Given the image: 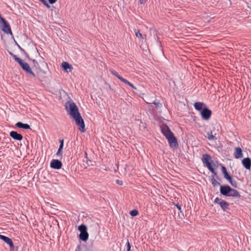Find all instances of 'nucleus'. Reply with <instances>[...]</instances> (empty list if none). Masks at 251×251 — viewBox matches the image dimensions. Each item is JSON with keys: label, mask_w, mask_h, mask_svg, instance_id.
<instances>
[{"label": "nucleus", "mask_w": 251, "mask_h": 251, "mask_svg": "<svg viewBox=\"0 0 251 251\" xmlns=\"http://www.w3.org/2000/svg\"><path fill=\"white\" fill-rule=\"evenodd\" d=\"M66 109L70 117L75 120L76 125L79 126V129L81 132H85V124L80 114L78 111V109L76 105L74 102L69 104V106H66Z\"/></svg>", "instance_id": "f257e3e1"}, {"label": "nucleus", "mask_w": 251, "mask_h": 251, "mask_svg": "<svg viewBox=\"0 0 251 251\" xmlns=\"http://www.w3.org/2000/svg\"><path fill=\"white\" fill-rule=\"evenodd\" d=\"M220 192L224 196L238 198L241 197V195L237 190L232 188L228 185H221Z\"/></svg>", "instance_id": "f03ea898"}, {"label": "nucleus", "mask_w": 251, "mask_h": 251, "mask_svg": "<svg viewBox=\"0 0 251 251\" xmlns=\"http://www.w3.org/2000/svg\"><path fill=\"white\" fill-rule=\"evenodd\" d=\"M9 54L14 58V59L16 62H17L19 63L21 67L27 75H30L32 77H35V74L33 72L29 64L27 63L24 62V61L22 59L18 57L16 55L14 54L13 53L11 52H9Z\"/></svg>", "instance_id": "7ed1b4c3"}, {"label": "nucleus", "mask_w": 251, "mask_h": 251, "mask_svg": "<svg viewBox=\"0 0 251 251\" xmlns=\"http://www.w3.org/2000/svg\"><path fill=\"white\" fill-rule=\"evenodd\" d=\"M78 229L80 232L79 236V239L83 241H86L89 237L86 226L82 224L78 226Z\"/></svg>", "instance_id": "20e7f679"}, {"label": "nucleus", "mask_w": 251, "mask_h": 251, "mask_svg": "<svg viewBox=\"0 0 251 251\" xmlns=\"http://www.w3.org/2000/svg\"><path fill=\"white\" fill-rule=\"evenodd\" d=\"M214 203L219 204L221 208L224 211H226L227 210L229 209V203L221 198L218 197L216 198L214 200Z\"/></svg>", "instance_id": "39448f33"}, {"label": "nucleus", "mask_w": 251, "mask_h": 251, "mask_svg": "<svg viewBox=\"0 0 251 251\" xmlns=\"http://www.w3.org/2000/svg\"><path fill=\"white\" fill-rule=\"evenodd\" d=\"M201 118L204 120H208L212 115L211 111L207 107L204 108L202 111L200 113Z\"/></svg>", "instance_id": "423d86ee"}, {"label": "nucleus", "mask_w": 251, "mask_h": 251, "mask_svg": "<svg viewBox=\"0 0 251 251\" xmlns=\"http://www.w3.org/2000/svg\"><path fill=\"white\" fill-rule=\"evenodd\" d=\"M161 130L167 139L174 135L173 133L171 131L170 129L167 125L161 126Z\"/></svg>", "instance_id": "0eeeda50"}, {"label": "nucleus", "mask_w": 251, "mask_h": 251, "mask_svg": "<svg viewBox=\"0 0 251 251\" xmlns=\"http://www.w3.org/2000/svg\"><path fill=\"white\" fill-rule=\"evenodd\" d=\"M167 140L171 148L176 149L178 147V145L177 143V139L174 135L170 137V138H168Z\"/></svg>", "instance_id": "6e6552de"}, {"label": "nucleus", "mask_w": 251, "mask_h": 251, "mask_svg": "<svg viewBox=\"0 0 251 251\" xmlns=\"http://www.w3.org/2000/svg\"><path fill=\"white\" fill-rule=\"evenodd\" d=\"M210 160H211V157L208 154H204L202 155V161L204 164L208 169H210L212 165L210 162Z\"/></svg>", "instance_id": "1a4fd4ad"}, {"label": "nucleus", "mask_w": 251, "mask_h": 251, "mask_svg": "<svg viewBox=\"0 0 251 251\" xmlns=\"http://www.w3.org/2000/svg\"><path fill=\"white\" fill-rule=\"evenodd\" d=\"M62 166V163L61 161L58 159H53L50 163V167L54 169H60L61 168Z\"/></svg>", "instance_id": "9d476101"}, {"label": "nucleus", "mask_w": 251, "mask_h": 251, "mask_svg": "<svg viewBox=\"0 0 251 251\" xmlns=\"http://www.w3.org/2000/svg\"><path fill=\"white\" fill-rule=\"evenodd\" d=\"M0 239L7 244L11 249H13L14 245L12 239L7 236L0 234Z\"/></svg>", "instance_id": "9b49d317"}, {"label": "nucleus", "mask_w": 251, "mask_h": 251, "mask_svg": "<svg viewBox=\"0 0 251 251\" xmlns=\"http://www.w3.org/2000/svg\"><path fill=\"white\" fill-rule=\"evenodd\" d=\"M9 136L14 140L17 141H22L23 139V136L22 134L18 133L17 131H11L9 133Z\"/></svg>", "instance_id": "f8f14e48"}, {"label": "nucleus", "mask_w": 251, "mask_h": 251, "mask_svg": "<svg viewBox=\"0 0 251 251\" xmlns=\"http://www.w3.org/2000/svg\"><path fill=\"white\" fill-rule=\"evenodd\" d=\"M194 106L195 108V109L200 113L201 112V111L203 110L204 108L207 107V105L202 102H196L194 103Z\"/></svg>", "instance_id": "ddd939ff"}, {"label": "nucleus", "mask_w": 251, "mask_h": 251, "mask_svg": "<svg viewBox=\"0 0 251 251\" xmlns=\"http://www.w3.org/2000/svg\"><path fill=\"white\" fill-rule=\"evenodd\" d=\"M242 164L247 170H250L251 167V159L249 157L244 158L242 160Z\"/></svg>", "instance_id": "4468645a"}, {"label": "nucleus", "mask_w": 251, "mask_h": 251, "mask_svg": "<svg viewBox=\"0 0 251 251\" xmlns=\"http://www.w3.org/2000/svg\"><path fill=\"white\" fill-rule=\"evenodd\" d=\"M61 67L64 71L67 72H71L73 69L72 66L67 62H63Z\"/></svg>", "instance_id": "2eb2a0df"}, {"label": "nucleus", "mask_w": 251, "mask_h": 251, "mask_svg": "<svg viewBox=\"0 0 251 251\" xmlns=\"http://www.w3.org/2000/svg\"><path fill=\"white\" fill-rule=\"evenodd\" d=\"M234 156L236 159L241 158L243 157L242 151L240 147H237L235 149Z\"/></svg>", "instance_id": "dca6fc26"}, {"label": "nucleus", "mask_w": 251, "mask_h": 251, "mask_svg": "<svg viewBox=\"0 0 251 251\" xmlns=\"http://www.w3.org/2000/svg\"><path fill=\"white\" fill-rule=\"evenodd\" d=\"M206 136H205L209 140H216L217 138L216 137V133H213L211 130L207 131L206 132Z\"/></svg>", "instance_id": "f3484780"}, {"label": "nucleus", "mask_w": 251, "mask_h": 251, "mask_svg": "<svg viewBox=\"0 0 251 251\" xmlns=\"http://www.w3.org/2000/svg\"><path fill=\"white\" fill-rule=\"evenodd\" d=\"M15 126L20 128L25 129H28L30 128V126L27 124H24L21 122H19L17 123L15 125Z\"/></svg>", "instance_id": "a211bd4d"}, {"label": "nucleus", "mask_w": 251, "mask_h": 251, "mask_svg": "<svg viewBox=\"0 0 251 251\" xmlns=\"http://www.w3.org/2000/svg\"><path fill=\"white\" fill-rule=\"evenodd\" d=\"M221 170L224 175V177L226 179H227V178L231 176L228 173L226 168L224 166H222Z\"/></svg>", "instance_id": "6ab92c4d"}, {"label": "nucleus", "mask_w": 251, "mask_h": 251, "mask_svg": "<svg viewBox=\"0 0 251 251\" xmlns=\"http://www.w3.org/2000/svg\"><path fill=\"white\" fill-rule=\"evenodd\" d=\"M226 180L229 182V183L233 188H237L238 187L237 182L232 179L231 176Z\"/></svg>", "instance_id": "aec40b11"}, {"label": "nucleus", "mask_w": 251, "mask_h": 251, "mask_svg": "<svg viewBox=\"0 0 251 251\" xmlns=\"http://www.w3.org/2000/svg\"><path fill=\"white\" fill-rule=\"evenodd\" d=\"M210 182L211 184H212L213 186L215 187L218 186H221V184L220 182H219L215 178H214V176H212L210 180Z\"/></svg>", "instance_id": "412c9836"}, {"label": "nucleus", "mask_w": 251, "mask_h": 251, "mask_svg": "<svg viewBox=\"0 0 251 251\" xmlns=\"http://www.w3.org/2000/svg\"><path fill=\"white\" fill-rule=\"evenodd\" d=\"M120 80L122 82H123L124 83H125V84L130 86L131 87H132L133 89H136V88L131 83H130V82H129L127 80H126V79L122 77V78H120Z\"/></svg>", "instance_id": "4be33fe9"}, {"label": "nucleus", "mask_w": 251, "mask_h": 251, "mask_svg": "<svg viewBox=\"0 0 251 251\" xmlns=\"http://www.w3.org/2000/svg\"><path fill=\"white\" fill-rule=\"evenodd\" d=\"M134 32L135 35L137 37L140 38V39H144V37H146V35H143L140 32V30L139 29H134Z\"/></svg>", "instance_id": "5701e85b"}, {"label": "nucleus", "mask_w": 251, "mask_h": 251, "mask_svg": "<svg viewBox=\"0 0 251 251\" xmlns=\"http://www.w3.org/2000/svg\"><path fill=\"white\" fill-rule=\"evenodd\" d=\"M173 204L174 205H175L176 208L178 209V210H179V212H180V213L181 214L182 216H184V215H183V213L182 211V210H181V205H179L178 203H176L175 202H173Z\"/></svg>", "instance_id": "b1692460"}, {"label": "nucleus", "mask_w": 251, "mask_h": 251, "mask_svg": "<svg viewBox=\"0 0 251 251\" xmlns=\"http://www.w3.org/2000/svg\"><path fill=\"white\" fill-rule=\"evenodd\" d=\"M111 73L117 77L118 79L120 80V78H122L123 77L120 75L115 70H112L110 71Z\"/></svg>", "instance_id": "393cba45"}, {"label": "nucleus", "mask_w": 251, "mask_h": 251, "mask_svg": "<svg viewBox=\"0 0 251 251\" xmlns=\"http://www.w3.org/2000/svg\"><path fill=\"white\" fill-rule=\"evenodd\" d=\"M208 170L212 173L213 176H214V178L217 177L218 178L217 176V173L215 171V170L213 168L212 166L210 168V169H208Z\"/></svg>", "instance_id": "a878e982"}, {"label": "nucleus", "mask_w": 251, "mask_h": 251, "mask_svg": "<svg viewBox=\"0 0 251 251\" xmlns=\"http://www.w3.org/2000/svg\"><path fill=\"white\" fill-rule=\"evenodd\" d=\"M138 211L136 209H133L130 211V215L132 217H135L138 214Z\"/></svg>", "instance_id": "bb28decb"}, {"label": "nucleus", "mask_w": 251, "mask_h": 251, "mask_svg": "<svg viewBox=\"0 0 251 251\" xmlns=\"http://www.w3.org/2000/svg\"><path fill=\"white\" fill-rule=\"evenodd\" d=\"M16 44L18 46L19 49L21 50V52H23L25 55H28L27 53L25 52V51L21 47V46L16 42H15Z\"/></svg>", "instance_id": "cd10ccee"}, {"label": "nucleus", "mask_w": 251, "mask_h": 251, "mask_svg": "<svg viewBox=\"0 0 251 251\" xmlns=\"http://www.w3.org/2000/svg\"><path fill=\"white\" fill-rule=\"evenodd\" d=\"M153 104H154L156 107H162V104L161 103H160L159 102H156L155 101H154L153 102H152Z\"/></svg>", "instance_id": "c85d7f7f"}, {"label": "nucleus", "mask_w": 251, "mask_h": 251, "mask_svg": "<svg viewBox=\"0 0 251 251\" xmlns=\"http://www.w3.org/2000/svg\"><path fill=\"white\" fill-rule=\"evenodd\" d=\"M126 251H130L131 249V245L130 244V243L127 240V243H126Z\"/></svg>", "instance_id": "c756f323"}, {"label": "nucleus", "mask_w": 251, "mask_h": 251, "mask_svg": "<svg viewBox=\"0 0 251 251\" xmlns=\"http://www.w3.org/2000/svg\"><path fill=\"white\" fill-rule=\"evenodd\" d=\"M56 155L62 157V150L58 149L56 152Z\"/></svg>", "instance_id": "7c9ffc66"}, {"label": "nucleus", "mask_w": 251, "mask_h": 251, "mask_svg": "<svg viewBox=\"0 0 251 251\" xmlns=\"http://www.w3.org/2000/svg\"><path fill=\"white\" fill-rule=\"evenodd\" d=\"M49 0V2L51 4H52L54 3H55L57 0Z\"/></svg>", "instance_id": "2f4dec72"}, {"label": "nucleus", "mask_w": 251, "mask_h": 251, "mask_svg": "<svg viewBox=\"0 0 251 251\" xmlns=\"http://www.w3.org/2000/svg\"><path fill=\"white\" fill-rule=\"evenodd\" d=\"M116 183L117 184L120 185H123V182L122 181H120L119 180H116Z\"/></svg>", "instance_id": "473e14b6"}, {"label": "nucleus", "mask_w": 251, "mask_h": 251, "mask_svg": "<svg viewBox=\"0 0 251 251\" xmlns=\"http://www.w3.org/2000/svg\"><path fill=\"white\" fill-rule=\"evenodd\" d=\"M147 1V0H139V3L141 4H144Z\"/></svg>", "instance_id": "72a5a7b5"}, {"label": "nucleus", "mask_w": 251, "mask_h": 251, "mask_svg": "<svg viewBox=\"0 0 251 251\" xmlns=\"http://www.w3.org/2000/svg\"><path fill=\"white\" fill-rule=\"evenodd\" d=\"M59 143H60V145H64V140L63 139L59 140Z\"/></svg>", "instance_id": "f704fd0d"}, {"label": "nucleus", "mask_w": 251, "mask_h": 251, "mask_svg": "<svg viewBox=\"0 0 251 251\" xmlns=\"http://www.w3.org/2000/svg\"><path fill=\"white\" fill-rule=\"evenodd\" d=\"M63 146H64V145H59V149L63 150Z\"/></svg>", "instance_id": "c9c22d12"}, {"label": "nucleus", "mask_w": 251, "mask_h": 251, "mask_svg": "<svg viewBox=\"0 0 251 251\" xmlns=\"http://www.w3.org/2000/svg\"><path fill=\"white\" fill-rule=\"evenodd\" d=\"M178 216H179V217H180V218L181 219H182V217H183V216H182V215H181V214L180 213V212L178 213Z\"/></svg>", "instance_id": "e433bc0d"}, {"label": "nucleus", "mask_w": 251, "mask_h": 251, "mask_svg": "<svg viewBox=\"0 0 251 251\" xmlns=\"http://www.w3.org/2000/svg\"><path fill=\"white\" fill-rule=\"evenodd\" d=\"M247 6H248V7L249 8H250V9H251V6L249 5V4H248V3H247Z\"/></svg>", "instance_id": "4c0bfd02"}, {"label": "nucleus", "mask_w": 251, "mask_h": 251, "mask_svg": "<svg viewBox=\"0 0 251 251\" xmlns=\"http://www.w3.org/2000/svg\"><path fill=\"white\" fill-rule=\"evenodd\" d=\"M77 248V249H79V248H80V246H78Z\"/></svg>", "instance_id": "58836bf2"}, {"label": "nucleus", "mask_w": 251, "mask_h": 251, "mask_svg": "<svg viewBox=\"0 0 251 251\" xmlns=\"http://www.w3.org/2000/svg\"><path fill=\"white\" fill-rule=\"evenodd\" d=\"M75 251H77V250H75Z\"/></svg>", "instance_id": "ea45409f"}]
</instances>
